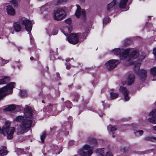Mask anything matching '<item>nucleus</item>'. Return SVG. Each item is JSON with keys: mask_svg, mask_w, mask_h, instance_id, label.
Segmentation results:
<instances>
[{"mask_svg": "<svg viewBox=\"0 0 156 156\" xmlns=\"http://www.w3.org/2000/svg\"><path fill=\"white\" fill-rule=\"evenodd\" d=\"M57 34V31H54L52 33V34L54 35H56Z\"/></svg>", "mask_w": 156, "mask_h": 156, "instance_id": "47", "label": "nucleus"}, {"mask_svg": "<svg viewBox=\"0 0 156 156\" xmlns=\"http://www.w3.org/2000/svg\"><path fill=\"white\" fill-rule=\"evenodd\" d=\"M126 81L128 85H131L134 83L135 80V77L133 74H129L126 76Z\"/></svg>", "mask_w": 156, "mask_h": 156, "instance_id": "13", "label": "nucleus"}, {"mask_svg": "<svg viewBox=\"0 0 156 156\" xmlns=\"http://www.w3.org/2000/svg\"><path fill=\"white\" fill-rule=\"evenodd\" d=\"M10 124L6 122L5 126L2 129L0 128V134H4L6 133L7 135V138L12 139L13 137V134L15 129L14 127H10Z\"/></svg>", "mask_w": 156, "mask_h": 156, "instance_id": "2", "label": "nucleus"}, {"mask_svg": "<svg viewBox=\"0 0 156 156\" xmlns=\"http://www.w3.org/2000/svg\"><path fill=\"white\" fill-rule=\"evenodd\" d=\"M14 33V31H13V32H12V33L13 34V33Z\"/></svg>", "mask_w": 156, "mask_h": 156, "instance_id": "62", "label": "nucleus"}, {"mask_svg": "<svg viewBox=\"0 0 156 156\" xmlns=\"http://www.w3.org/2000/svg\"><path fill=\"white\" fill-rule=\"evenodd\" d=\"M117 129L113 127H111L110 128V131L112 133H114L115 131Z\"/></svg>", "mask_w": 156, "mask_h": 156, "instance_id": "42", "label": "nucleus"}, {"mask_svg": "<svg viewBox=\"0 0 156 156\" xmlns=\"http://www.w3.org/2000/svg\"><path fill=\"white\" fill-rule=\"evenodd\" d=\"M67 103L68 104H71L70 102L69 101H67V102H66V104Z\"/></svg>", "mask_w": 156, "mask_h": 156, "instance_id": "57", "label": "nucleus"}, {"mask_svg": "<svg viewBox=\"0 0 156 156\" xmlns=\"http://www.w3.org/2000/svg\"><path fill=\"white\" fill-rule=\"evenodd\" d=\"M7 11L8 14L10 15H13L15 13V11L11 5H8L6 6Z\"/></svg>", "mask_w": 156, "mask_h": 156, "instance_id": "16", "label": "nucleus"}, {"mask_svg": "<svg viewBox=\"0 0 156 156\" xmlns=\"http://www.w3.org/2000/svg\"><path fill=\"white\" fill-rule=\"evenodd\" d=\"M11 2L15 7H17L18 6L17 1L16 0H11Z\"/></svg>", "mask_w": 156, "mask_h": 156, "instance_id": "38", "label": "nucleus"}, {"mask_svg": "<svg viewBox=\"0 0 156 156\" xmlns=\"http://www.w3.org/2000/svg\"><path fill=\"white\" fill-rule=\"evenodd\" d=\"M153 53L154 55L156 56V48H155L153 50Z\"/></svg>", "mask_w": 156, "mask_h": 156, "instance_id": "49", "label": "nucleus"}, {"mask_svg": "<svg viewBox=\"0 0 156 156\" xmlns=\"http://www.w3.org/2000/svg\"><path fill=\"white\" fill-rule=\"evenodd\" d=\"M107 155H108L107 156H113L112 153L110 152H107L106 156H107Z\"/></svg>", "mask_w": 156, "mask_h": 156, "instance_id": "46", "label": "nucleus"}, {"mask_svg": "<svg viewBox=\"0 0 156 156\" xmlns=\"http://www.w3.org/2000/svg\"><path fill=\"white\" fill-rule=\"evenodd\" d=\"M69 31V33H70V31H69V28H68L66 29Z\"/></svg>", "mask_w": 156, "mask_h": 156, "instance_id": "56", "label": "nucleus"}, {"mask_svg": "<svg viewBox=\"0 0 156 156\" xmlns=\"http://www.w3.org/2000/svg\"><path fill=\"white\" fill-rule=\"evenodd\" d=\"M17 135H20V134H22L25 131H27L26 129H25L23 128V126H18L17 129Z\"/></svg>", "mask_w": 156, "mask_h": 156, "instance_id": "21", "label": "nucleus"}, {"mask_svg": "<svg viewBox=\"0 0 156 156\" xmlns=\"http://www.w3.org/2000/svg\"><path fill=\"white\" fill-rule=\"evenodd\" d=\"M120 63L118 60L112 59L108 61L105 66L106 69L109 70H112Z\"/></svg>", "mask_w": 156, "mask_h": 156, "instance_id": "6", "label": "nucleus"}, {"mask_svg": "<svg viewBox=\"0 0 156 156\" xmlns=\"http://www.w3.org/2000/svg\"><path fill=\"white\" fill-rule=\"evenodd\" d=\"M32 121L30 119H25L22 123V126L24 129L27 131L29 130L31 127L34 126V124H32Z\"/></svg>", "mask_w": 156, "mask_h": 156, "instance_id": "10", "label": "nucleus"}, {"mask_svg": "<svg viewBox=\"0 0 156 156\" xmlns=\"http://www.w3.org/2000/svg\"><path fill=\"white\" fill-rule=\"evenodd\" d=\"M144 140L146 141H151L156 142V137L151 136H147L144 138Z\"/></svg>", "mask_w": 156, "mask_h": 156, "instance_id": "19", "label": "nucleus"}, {"mask_svg": "<svg viewBox=\"0 0 156 156\" xmlns=\"http://www.w3.org/2000/svg\"><path fill=\"white\" fill-rule=\"evenodd\" d=\"M81 2H85V0H80Z\"/></svg>", "mask_w": 156, "mask_h": 156, "instance_id": "55", "label": "nucleus"}, {"mask_svg": "<svg viewBox=\"0 0 156 156\" xmlns=\"http://www.w3.org/2000/svg\"><path fill=\"white\" fill-rule=\"evenodd\" d=\"M119 90L124 95L125 100V101H128L129 99L128 96L129 94L128 90L126 87L122 86L120 87Z\"/></svg>", "mask_w": 156, "mask_h": 156, "instance_id": "11", "label": "nucleus"}, {"mask_svg": "<svg viewBox=\"0 0 156 156\" xmlns=\"http://www.w3.org/2000/svg\"><path fill=\"white\" fill-rule=\"evenodd\" d=\"M34 58L32 56L30 57V60H34Z\"/></svg>", "mask_w": 156, "mask_h": 156, "instance_id": "52", "label": "nucleus"}, {"mask_svg": "<svg viewBox=\"0 0 156 156\" xmlns=\"http://www.w3.org/2000/svg\"><path fill=\"white\" fill-rule=\"evenodd\" d=\"M156 118L154 117H152V118H149L148 120L150 122L153 123H155Z\"/></svg>", "mask_w": 156, "mask_h": 156, "instance_id": "37", "label": "nucleus"}, {"mask_svg": "<svg viewBox=\"0 0 156 156\" xmlns=\"http://www.w3.org/2000/svg\"><path fill=\"white\" fill-rule=\"evenodd\" d=\"M69 59H67V60H66V62H68L69 61Z\"/></svg>", "mask_w": 156, "mask_h": 156, "instance_id": "59", "label": "nucleus"}, {"mask_svg": "<svg viewBox=\"0 0 156 156\" xmlns=\"http://www.w3.org/2000/svg\"><path fill=\"white\" fill-rule=\"evenodd\" d=\"M63 33L64 34V35L66 36H68V33H65L63 32Z\"/></svg>", "mask_w": 156, "mask_h": 156, "instance_id": "54", "label": "nucleus"}, {"mask_svg": "<svg viewBox=\"0 0 156 156\" xmlns=\"http://www.w3.org/2000/svg\"><path fill=\"white\" fill-rule=\"evenodd\" d=\"M65 22L68 24H70L72 23L71 19L70 18L67 19L65 20Z\"/></svg>", "mask_w": 156, "mask_h": 156, "instance_id": "41", "label": "nucleus"}, {"mask_svg": "<svg viewBox=\"0 0 156 156\" xmlns=\"http://www.w3.org/2000/svg\"><path fill=\"white\" fill-rule=\"evenodd\" d=\"M42 103H44V101H43V100L42 101Z\"/></svg>", "mask_w": 156, "mask_h": 156, "instance_id": "60", "label": "nucleus"}, {"mask_svg": "<svg viewBox=\"0 0 156 156\" xmlns=\"http://www.w3.org/2000/svg\"><path fill=\"white\" fill-rule=\"evenodd\" d=\"M74 156H77V155H75Z\"/></svg>", "mask_w": 156, "mask_h": 156, "instance_id": "64", "label": "nucleus"}, {"mask_svg": "<svg viewBox=\"0 0 156 156\" xmlns=\"http://www.w3.org/2000/svg\"><path fill=\"white\" fill-rule=\"evenodd\" d=\"M3 148H5V149L6 148V147H3Z\"/></svg>", "mask_w": 156, "mask_h": 156, "instance_id": "61", "label": "nucleus"}, {"mask_svg": "<svg viewBox=\"0 0 156 156\" xmlns=\"http://www.w3.org/2000/svg\"><path fill=\"white\" fill-rule=\"evenodd\" d=\"M25 119L24 118V117L22 116H18L17 117L16 119V120L19 122H23V120Z\"/></svg>", "mask_w": 156, "mask_h": 156, "instance_id": "30", "label": "nucleus"}, {"mask_svg": "<svg viewBox=\"0 0 156 156\" xmlns=\"http://www.w3.org/2000/svg\"><path fill=\"white\" fill-rule=\"evenodd\" d=\"M20 96L22 97H24L27 95V94L26 91H21L20 93Z\"/></svg>", "mask_w": 156, "mask_h": 156, "instance_id": "39", "label": "nucleus"}, {"mask_svg": "<svg viewBox=\"0 0 156 156\" xmlns=\"http://www.w3.org/2000/svg\"><path fill=\"white\" fill-rule=\"evenodd\" d=\"M122 50H121L119 48H116L114 49L113 50V52L114 53V54L116 55H120V54H121Z\"/></svg>", "mask_w": 156, "mask_h": 156, "instance_id": "29", "label": "nucleus"}, {"mask_svg": "<svg viewBox=\"0 0 156 156\" xmlns=\"http://www.w3.org/2000/svg\"><path fill=\"white\" fill-rule=\"evenodd\" d=\"M88 143L92 146V147L96 146L97 144V142L94 139H89L87 141Z\"/></svg>", "mask_w": 156, "mask_h": 156, "instance_id": "23", "label": "nucleus"}, {"mask_svg": "<svg viewBox=\"0 0 156 156\" xmlns=\"http://www.w3.org/2000/svg\"><path fill=\"white\" fill-rule=\"evenodd\" d=\"M153 128L156 131V126H154L153 127Z\"/></svg>", "mask_w": 156, "mask_h": 156, "instance_id": "53", "label": "nucleus"}, {"mask_svg": "<svg viewBox=\"0 0 156 156\" xmlns=\"http://www.w3.org/2000/svg\"><path fill=\"white\" fill-rule=\"evenodd\" d=\"M8 62V61H4V60H3L2 61V62L3 63H5V64L7 63V62Z\"/></svg>", "mask_w": 156, "mask_h": 156, "instance_id": "51", "label": "nucleus"}, {"mask_svg": "<svg viewBox=\"0 0 156 156\" xmlns=\"http://www.w3.org/2000/svg\"><path fill=\"white\" fill-rule=\"evenodd\" d=\"M9 80V77H5L4 78L0 80V84L6 83Z\"/></svg>", "mask_w": 156, "mask_h": 156, "instance_id": "25", "label": "nucleus"}, {"mask_svg": "<svg viewBox=\"0 0 156 156\" xmlns=\"http://www.w3.org/2000/svg\"><path fill=\"white\" fill-rule=\"evenodd\" d=\"M15 30L16 32H18L21 31L22 27L18 22H14L13 25Z\"/></svg>", "mask_w": 156, "mask_h": 156, "instance_id": "17", "label": "nucleus"}, {"mask_svg": "<svg viewBox=\"0 0 156 156\" xmlns=\"http://www.w3.org/2000/svg\"><path fill=\"white\" fill-rule=\"evenodd\" d=\"M131 49V52L129 55V59L130 60H132L138 57L139 55V53L138 50H133V51H132V49Z\"/></svg>", "mask_w": 156, "mask_h": 156, "instance_id": "14", "label": "nucleus"}, {"mask_svg": "<svg viewBox=\"0 0 156 156\" xmlns=\"http://www.w3.org/2000/svg\"><path fill=\"white\" fill-rule=\"evenodd\" d=\"M8 151L5 150L1 149L0 150V156H3L7 154Z\"/></svg>", "mask_w": 156, "mask_h": 156, "instance_id": "32", "label": "nucleus"}, {"mask_svg": "<svg viewBox=\"0 0 156 156\" xmlns=\"http://www.w3.org/2000/svg\"><path fill=\"white\" fill-rule=\"evenodd\" d=\"M72 85H69L68 86V87H71V86H72Z\"/></svg>", "mask_w": 156, "mask_h": 156, "instance_id": "58", "label": "nucleus"}, {"mask_svg": "<svg viewBox=\"0 0 156 156\" xmlns=\"http://www.w3.org/2000/svg\"><path fill=\"white\" fill-rule=\"evenodd\" d=\"M16 83L15 82H11L4 87L0 88V100L4 97L11 93Z\"/></svg>", "mask_w": 156, "mask_h": 156, "instance_id": "1", "label": "nucleus"}, {"mask_svg": "<svg viewBox=\"0 0 156 156\" xmlns=\"http://www.w3.org/2000/svg\"><path fill=\"white\" fill-rule=\"evenodd\" d=\"M81 35V33L71 34L67 37V38L69 43L75 44L78 43L79 39Z\"/></svg>", "mask_w": 156, "mask_h": 156, "instance_id": "5", "label": "nucleus"}, {"mask_svg": "<svg viewBox=\"0 0 156 156\" xmlns=\"http://www.w3.org/2000/svg\"><path fill=\"white\" fill-rule=\"evenodd\" d=\"M53 19L58 21H60L64 19L66 15V12L63 9L58 8L54 11Z\"/></svg>", "mask_w": 156, "mask_h": 156, "instance_id": "3", "label": "nucleus"}, {"mask_svg": "<svg viewBox=\"0 0 156 156\" xmlns=\"http://www.w3.org/2000/svg\"><path fill=\"white\" fill-rule=\"evenodd\" d=\"M62 151V149L61 147L59 151L58 150V147L57 146L55 147V148L54 149V154H59L60 152Z\"/></svg>", "mask_w": 156, "mask_h": 156, "instance_id": "27", "label": "nucleus"}, {"mask_svg": "<svg viewBox=\"0 0 156 156\" xmlns=\"http://www.w3.org/2000/svg\"><path fill=\"white\" fill-rule=\"evenodd\" d=\"M56 75L57 77L59 78V79L60 78V74L58 73H56Z\"/></svg>", "mask_w": 156, "mask_h": 156, "instance_id": "50", "label": "nucleus"}, {"mask_svg": "<svg viewBox=\"0 0 156 156\" xmlns=\"http://www.w3.org/2000/svg\"><path fill=\"white\" fill-rule=\"evenodd\" d=\"M144 133L143 130H139L134 133L135 135L137 136H138L142 135Z\"/></svg>", "mask_w": 156, "mask_h": 156, "instance_id": "34", "label": "nucleus"}, {"mask_svg": "<svg viewBox=\"0 0 156 156\" xmlns=\"http://www.w3.org/2000/svg\"><path fill=\"white\" fill-rule=\"evenodd\" d=\"M67 0H58L57 1L58 5L59 4L64 2H66Z\"/></svg>", "mask_w": 156, "mask_h": 156, "instance_id": "43", "label": "nucleus"}, {"mask_svg": "<svg viewBox=\"0 0 156 156\" xmlns=\"http://www.w3.org/2000/svg\"><path fill=\"white\" fill-rule=\"evenodd\" d=\"M66 68L68 69H69L70 68V65L69 63H66Z\"/></svg>", "mask_w": 156, "mask_h": 156, "instance_id": "44", "label": "nucleus"}, {"mask_svg": "<svg viewBox=\"0 0 156 156\" xmlns=\"http://www.w3.org/2000/svg\"><path fill=\"white\" fill-rule=\"evenodd\" d=\"M16 108V107L14 105H9L7 107L4 108L5 111H12Z\"/></svg>", "mask_w": 156, "mask_h": 156, "instance_id": "20", "label": "nucleus"}, {"mask_svg": "<svg viewBox=\"0 0 156 156\" xmlns=\"http://www.w3.org/2000/svg\"><path fill=\"white\" fill-rule=\"evenodd\" d=\"M103 149L99 148L98 149H96L95 150L96 152L100 156H104L105 153L104 152Z\"/></svg>", "mask_w": 156, "mask_h": 156, "instance_id": "26", "label": "nucleus"}, {"mask_svg": "<svg viewBox=\"0 0 156 156\" xmlns=\"http://www.w3.org/2000/svg\"><path fill=\"white\" fill-rule=\"evenodd\" d=\"M119 95V94L117 93L111 92L110 93V97L111 99H115L117 98Z\"/></svg>", "mask_w": 156, "mask_h": 156, "instance_id": "28", "label": "nucleus"}, {"mask_svg": "<svg viewBox=\"0 0 156 156\" xmlns=\"http://www.w3.org/2000/svg\"><path fill=\"white\" fill-rule=\"evenodd\" d=\"M76 6L77 7V9L75 13L76 16L77 18H79L81 15L83 19L85 20L86 18V12L85 10H83L81 12V9L80 5H76Z\"/></svg>", "mask_w": 156, "mask_h": 156, "instance_id": "9", "label": "nucleus"}, {"mask_svg": "<svg viewBox=\"0 0 156 156\" xmlns=\"http://www.w3.org/2000/svg\"><path fill=\"white\" fill-rule=\"evenodd\" d=\"M151 73L153 76H156V67H154L151 69Z\"/></svg>", "mask_w": 156, "mask_h": 156, "instance_id": "31", "label": "nucleus"}, {"mask_svg": "<svg viewBox=\"0 0 156 156\" xmlns=\"http://www.w3.org/2000/svg\"><path fill=\"white\" fill-rule=\"evenodd\" d=\"M111 21V20L108 17H106L104 19L103 23L104 24H106L107 23H109Z\"/></svg>", "mask_w": 156, "mask_h": 156, "instance_id": "35", "label": "nucleus"}, {"mask_svg": "<svg viewBox=\"0 0 156 156\" xmlns=\"http://www.w3.org/2000/svg\"><path fill=\"white\" fill-rule=\"evenodd\" d=\"M46 132L44 131L43 132L42 135L41 136V139L42 142H44V139L46 137Z\"/></svg>", "mask_w": 156, "mask_h": 156, "instance_id": "33", "label": "nucleus"}, {"mask_svg": "<svg viewBox=\"0 0 156 156\" xmlns=\"http://www.w3.org/2000/svg\"><path fill=\"white\" fill-rule=\"evenodd\" d=\"M116 4V1L115 0H113L111 3L108 5L107 10L109 11L111 8L114 6Z\"/></svg>", "mask_w": 156, "mask_h": 156, "instance_id": "24", "label": "nucleus"}, {"mask_svg": "<svg viewBox=\"0 0 156 156\" xmlns=\"http://www.w3.org/2000/svg\"><path fill=\"white\" fill-rule=\"evenodd\" d=\"M128 0H121L119 4V7L121 8H124L126 7V3Z\"/></svg>", "mask_w": 156, "mask_h": 156, "instance_id": "22", "label": "nucleus"}, {"mask_svg": "<svg viewBox=\"0 0 156 156\" xmlns=\"http://www.w3.org/2000/svg\"><path fill=\"white\" fill-rule=\"evenodd\" d=\"M131 41L130 40L127 39L124 42V45L125 46L128 45L131 43Z\"/></svg>", "mask_w": 156, "mask_h": 156, "instance_id": "40", "label": "nucleus"}, {"mask_svg": "<svg viewBox=\"0 0 156 156\" xmlns=\"http://www.w3.org/2000/svg\"><path fill=\"white\" fill-rule=\"evenodd\" d=\"M50 59L51 60H54L56 59L55 58L54 56L52 55H51L50 57Z\"/></svg>", "mask_w": 156, "mask_h": 156, "instance_id": "45", "label": "nucleus"}, {"mask_svg": "<svg viewBox=\"0 0 156 156\" xmlns=\"http://www.w3.org/2000/svg\"><path fill=\"white\" fill-rule=\"evenodd\" d=\"M24 114L26 118H30L33 114V111L29 107H28L24 109Z\"/></svg>", "mask_w": 156, "mask_h": 156, "instance_id": "15", "label": "nucleus"}, {"mask_svg": "<svg viewBox=\"0 0 156 156\" xmlns=\"http://www.w3.org/2000/svg\"><path fill=\"white\" fill-rule=\"evenodd\" d=\"M57 105L56 104H50L48 106L49 111H51L55 112L57 111Z\"/></svg>", "mask_w": 156, "mask_h": 156, "instance_id": "18", "label": "nucleus"}, {"mask_svg": "<svg viewBox=\"0 0 156 156\" xmlns=\"http://www.w3.org/2000/svg\"><path fill=\"white\" fill-rule=\"evenodd\" d=\"M93 150L91 147L86 144L80 150L78 153L81 156H90L93 153Z\"/></svg>", "mask_w": 156, "mask_h": 156, "instance_id": "4", "label": "nucleus"}, {"mask_svg": "<svg viewBox=\"0 0 156 156\" xmlns=\"http://www.w3.org/2000/svg\"><path fill=\"white\" fill-rule=\"evenodd\" d=\"M131 51L130 49H128L124 50H122L120 55V58L122 60H124L126 58L129 56V53Z\"/></svg>", "mask_w": 156, "mask_h": 156, "instance_id": "12", "label": "nucleus"}, {"mask_svg": "<svg viewBox=\"0 0 156 156\" xmlns=\"http://www.w3.org/2000/svg\"><path fill=\"white\" fill-rule=\"evenodd\" d=\"M134 70L136 74H139L141 80L144 81L145 80L147 76V72L146 70L142 69L140 71L139 67L136 66L135 67Z\"/></svg>", "mask_w": 156, "mask_h": 156, "instance_id": "7", "label": "nucleus"}, {"mask_svg": "<svg viewBox=\"0 0 156 156\" xmlns=\"http://www.w3.org/2000/svg\"><path fill=\"white\" fill-rule=\"evenodd\" d=\"M110 126H108V129L109 128Z\"/></svg>", "mask_w": 156, "mask_h": 156, "instance_id": "63", "label": "nucleus"}, {"mask_svg": "<svg viewBox=\"0 0 156 156\" xmlns=\"http://www.w3.org/2000/svg\"><path fill=\"white\" fill-rule=\"evenodd\" d=\"M56 129V127H53V128H50V129L51 131L53 132L54 130H55Z\"/></svg>", "mask_w": 156, "mask_h": 156, "instance_id": "48", "label": "nucleus"}, {"mask_svg": "<svg viewBox=\"0 0 156 156\" xmlns=\"http://www.w3.org/2000/svg\"><path fill=\"white\" fill-rule=\"evenodd\" d=\"M149 115L150 116H152V117H155L156 116V109H154L151 112Z\"/></svg>", "mask_w": 156, "mask_h": 156, "instance_id": "36", "label": "nucleus"}, {"mask_svg": "<svg viewBox=\"0 0 156 156\" xmlns=\"http://www.w3.org/2000/svg\"><path fill=\"white\" fill-rule=\"evenodd\" d=\"M21 24L25 26V30L28 32H30L32 29V25L30 21L26 19H22L20 21Z\"/></svg>", "mask_w": 156, "mask_h": 156, "instance_id": "8", "label": "nucleus"}]
</instances>
